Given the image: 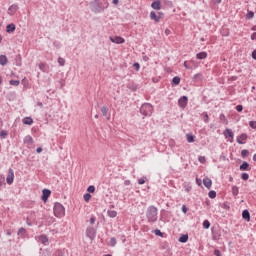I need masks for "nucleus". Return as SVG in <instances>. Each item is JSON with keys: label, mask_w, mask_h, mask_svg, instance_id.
<instances>
[{"label": "nucleus", "mask_w": 256, "mask_h": 256, "mask_svg": "<svg viewBox=\"0 0 256 256\" xmlns=\"http://www.w3.org/2000/svg\"><path fill=\"white\" fill-rule=\"evenodd\" d=\"M90 10L92 13L96 15L99 13H103L105 9H109V1L108 0H92L89 3Z\"/></svg>", "instance_id": "obj_1"}, {"label": "nucleus", "mask_w": 256, "mask_h": 256, "mask_svg": "<svg viewBox=\"0 0 256 256\" xmlns=\"http://www.w3.org/2000/svg\"><path fill=\"white\" fill-rule=\"evenodd\" d=\"M158 210L155 206H149L146 211V217L148 219V223H156L158 219Z\"/></svg>", "instance_id": "obj_2"}, {"label": "nucleus", "mask_w": 256, "mask_h": 256, "mask_svg": "<svg viewBox=\"0 0 256 256\" xmlns=\"http://www.w3.org/2000/svg\"><path fill=\"white\" fill-rule=\"evenodd\" d=\"M53 213L58 219H63V217H65V206L56 202L53 207Z\"/></svg>", "instance_id": "obj_3"}, {"label": "nucleus", "mask_w": 256, "mask_h": 256, "mask_svg": "<svg viewBox=\"0 0 256 256\" xmlns=\"http://www.w3.org/2000/svg\"><path fill=\"white\" fill-rule=\"evenodd\" d=\"M140 113L141 115H144V117H151V115H153V105H151V103L142 104Z\"/></svg>", "instance_id": "obj_4"}, {"label": "nucleus", "mask_w": 256, "mask_h": 256, "mask_svg": "<svg viewBox=\"0 0 256 256\" xmlns=\"http://www.w3.org/2000/svg\"><path fill=\"white\" fill-rule=\"evenodd\" d=\"M86 236L88 238H90L91 241H93V239H95V237H97V230H95V228H93V227H88L86 229Z\"/></svg>", "instance_id": "obj_5"}, {"label": "nucleus", "mask_w": 256, "mask_h": 256, "mask_svg": "<svg viewBox=\"0 0 256 256\" xmlns=\"http://www.w3.org/2000/svg\"><path fill=\"white\" fill-rule=\"evenodd\" d=\"M109 39L111 43H115L116 45H123L125 43V38L121 36H110Z\"/></svg>", "instance_id": "obj_6"}, {"label": "nucleus", "mask_w": 256, "mask_h": 256, "mask_svg": "<svg viewBox=\"0 0 256 256\" xmlns=\"http://www.w3.org/2000/svg\"><path fill=\"white\" fill-rule=\"evenodd\" d=\"M14 179H15V172L13 171L12 168H9L8 174H7V177H6L7 184L8 185H13Z\"/></svg>", "instance_id": "obj_7"}, {"label": "nucleus", "mask_w": 256, "mask_h": 256, "mask_svg": "<svg viewBox=\"0 0 256 256\" xmlns=\"http://www.w3.org/2000/svg\"><path fill=\"white\" fill-rule=\"evenodd\" d=\"M223 135L225 137V139H230V143H233V139L235 137V134L233 133V130L227 128L226 130H224Z\"/></svg>", "instance_id": "obj_8"}, {"label": "nucleus", "mask_w": 256, "mask_h": 256, "mask_svg": "<svg viewBox=\"0 0 256 256\" xmlns=\"http://www.w3.org/2000/svg\"><path fill=\"white\" fill-rule=\"evenodd\" d=\"M188 103H189V98L187 96H181L178 100V105L179 107H181V109H185Z\"/></svg>", "instance_id": "obj_9"}, {"label": "nucleus", "mask_w": 256, "mask_h": 256, "mask_svg": "<svg viewBox=\"0 0 256 256\" xmlns=\"http://www.w3.org/2000/svg\"><path fill=\"white\" fill-rule=\"evenodd\" d=\"M49 197H51V190L49 189L42 190L41 199L44 203H47V201L49 200Z\"/></svg>", "instance_id": "obj_10"}, {"label": "nucleus", "mask_w": 256, "mask_h": 256, "mask_svg": "<svg viewBox=\"0 0 256 256\" xmlns=\"http://www.w3.org/2000/svg\"><path fill=\"white\" fill-rule=\"evenodd\" d=\"M247 133H242L240 136L236 138V141L239 145H245V141H247Z\"/></svg>", "instance_id": "obj_11"}, {"label": "nucleus", "mask_w": 256, "mask_h": 256, "mask_svg": "<svg viewBox=\"0 0 256 256\" xmlns=\"http://www.w3.org/2000/svg\"><path fill=\"white\" fill-rule=\"evenodd\" d=\"M205 79V76H203V73H197L193 76L192 81L194 83H201Z\"/></svg>", "instance_id": "obj_12"}, {"label": "nucleus", "mask_w": 256, "mask_h": 256, "mask_svg": "<svg viewBox=\"0 0 256 256\" xmlns=\"http://www.w3.org/2000/svg\"><path fill=\"white\" fill-rule=\"evenodd\" d=\"M19 9V6H17L16 4H12L9 8H8V15H15V13H17V10Z\"/></svg>", "instance_id": "obj_13"}, {"label": "nucleus", "mask_w": 256, "mask_h": 256, "mask_svg": "<svg viewBox=\"0 0 256 256\" xmlns=\"http://www.w3.org/2000/svg\"><path fill=\"white\" fill-rule=\"evenodd\" d=\"M150 19H152V21H155L156 23H159V21H161V12L159 13V16H157V13H155V11H152L150 13Z\"/></svg>", "instance_id": "obj_14"}, {"label": "nucleus", "mask_w": 256, "mask_h": 256, "mask_svg": "<svg viewBox=\"0 0 256 256\" xmlns=\"http://www.w3.org/2000/svg\"><path fill=\"white\" fill-rule=\"evenodd\" d=\"M240 171H251V166L249 165V162L244 161L240 167H239Z\"/></svg>", "instance_id": "obj_15"}, {"label": "nucleus", "mask_w": 256, "mask_h": 256, "mask_svg": "<svg viewBox=\"0 0 256 256\" xmlns=\"http://www.w3.org/2000/svg\"><path fill=\"white\" fill-rule=\"evenodd\" d=\"M203 185L206 187V189H211V185H213V181L211 178L205 177L203 179Z\"/></svg>", "instance_id": "obj_16"}, {"label": "nucleus", "mask_w": 256, "mask_h": 256, "mask_svg": "<svg viewBox=\"0 0 256 256\" xmlns=\"http://www.w3.org/2000/svg\"><path fill=\"white\" fill-rule=\"evenodd\" d=\"M17 29V26L15 24L10 23L6 26V33H15V30Z\"/></svg>", "instance_id": "obj_17"}, {"label": "nucleus", "mask_w": 256, "mask_h": 256, "mask_svg": "<svg viewBox=\"0 0 256 256\" xmlns=\"http://www.w3.org/2000/svg\"><path fill=\"white\" fill-rule=\"evenodd\" d=\"M242 218L245 221H251V213H249V210L246 209L242 211Z\"/></svg>", "instance_id": "obj_18"}, {"label": "nucleus", "mask_w": 256, "mask_h": 256, "mask_svg": "<svg viewBox=\"0 0 256 256\" xmlns=\"http://www.w3.org/2000/svg\"><path fill=\"white\" fill-rule=\"evenodd\" d=\"M23 141L25 145H33L34 143L33 137H31V135L25 136Z\"/></svg>", "instance_id": "obj_19"}, {"label": "nucleus", "mask_w": 256, "mask_h": 256, "mask_svg": "<svg viewBox=\"0 0 256 256\" xmlns=\"http://www.w3.org/2000/svg\"><path fill=\"white\" fill-rule=\"evenodd\" d=\"M151 7H152V9H156V11L161 10V1L156 0V1L152 2Z\"/></svg>", "instance_id": "obj_20"}, {"label": "nucleus", "mask_w": 256, "mask_h": 256, "mask_svg": "<svg viewBox=\"0 0 256 256\" xmlns=\"http://www.w3.org/2000/svg\"><path fill=\"white\" fill-rule=\"evenodd\" d=\"M39 69H40V71H42L43 73H47V71L49 70V67L47 66V63L41 62V63L39 64Z\"/></svg>", "instance_id": "obj_21"}, {"label": "nucleus", "mask_w": 256, "mask_h": 256, "mask_svg": "<svg viewBox=\"0 0 256 256\" xmlns=\"http://www.w3.org/2000/svg\"><path fill=\"white\" fill-rule=\"evenodd\" d=\"M196 59L199 61H203V59H207V52H199L196 54Z\"/></svg>", "instance_id": "obj_22"}, {"label": "nucleus", "mask_w": 256, "mask_h": 256, "mask_svg": "<svg viewBox=\"0 0 256 256\" xmlns=\"http://www.w3.org/2000/svg\"><path fill=\"white\" fill-rule=\"evenodd\" d=\"M38 239L43 245H47V243H49V238L46 235H40Z\"/></svg>", "instance_id": "obj_23"}, {"label": "nucleus", "mask_w": 256, "mask_h": 256, "mask_svg": "<svg viewBox=\"0 0 256 256\" xmlns=\"http://www.w3.org/2000/svg\"><path fill=\"white\" fill-rule=\"evenodd\" d=\"M179 243H187L189 241L188 234H182L181 237L178 239Z\"/></svg>", "instance_id": "obj_24"}, {"label": "nucleus", "mask_w": 256, "mask_h": 256, "mask_svg": "<svg viewBox=\"0 0 256 256\" xmlns=\"http://www.w3.org/2000/svg\"><path fill=\"white\" fill-rule=\"evenodd\" d=\"M8 61L9 60L6 55H0V65L4 67V65H7Z\"/></svg>", "instance_id": "obj_25"}, {"label": "nucleus", "mask_w": 256, "mask_h": 256, "mask_svg": "<svg viewBox=\"0 0 256 256\" xmlns=\"http://www.w3.org/2000/svg\"><path fill=\"white\" fill-rule=\"evenodd\" d=\"M137 88H138V86L134 82H130L127 84V89H130V91H136Z\"/></svg>", "instance_id": "obj_26"}, {"label": "nucleus", "mask_w": 256, "mask_h": 256, "mask_svg": "<svg viewBox=\"0 0 256 256\" xmlns=\"http://www.w3.org/2000/svg\"><path fill=\"white\" fill-rule=\"evenodd\" d=\"M25 233H27V230H26L25 228L21 227V228L18 230L17 235H18L19 237H22V239H23V238H25Z\"/></svg>", "instance_id": "obj_27"}, {"label": "nucleus", "mask_w": 256, "mask_h": 256, "mask_svg": "<svg viewBox=\"0 0 256 256\" xmlns=\"http://www.w3.org/2000/svg\"><path fill=\"white\" fill-rule=\"evenodd\" d=\"M22 123L24 125H31L33 123V118L31 117H25L23 120H22Z\"/></svg>", "instance_id": "obj_28"}, {"label": "nucleus", "mask_w": 256, "mask_h": 256, "mask_svg": "<svg viewBox=\"0 0 256 256\" xmlns=\"http://www.w3.org/2000/svg\"><path fill=\"white\" fill-rule=\"evenodd\" d=\"M179 83H181V78H180L179 76H175V77L172 79L171 84H172L173 86H177V85H179Z\"/></svg>", "instance_id": "obj_29"}, {"label": "nucleus", "mask_w": 256, "mask_h": 256, "mask_svg": "<svg viewBox=\"0 0 256 256\" xmlns=\"http://www.w3.org/2000/svg\"><path fill=\"white\" fill-rule=\"evenodd\" d=\"M107 215H108V217H111L112 219H115V217H117V211H115V210H108L107 211Z\"/></svg>", "instance_id": "obj_30"}, {"label": "nucleus", "mask_w": 256, "mask_h": 256, "mask_svg": "<svg viewBox=\"0 0 256 256\" xmlns=\"http://www.w3.org/2000/svg\"><path fill=\"white\" fill-rule=\"evenodd\" d=\"M186 139L189 143H195V136L193 134H186Z\"/></svg>", "instance_id": "obj_31"}, {"label": "nucleus", "mask_w": 256, "mask_h": 256, "mask_svg": "<svg viewBox=\"0 0 256 256\" xmlns=\"http://www.w3.org/2000/svg\"><path fill=\"white\" fill-rule=\"evenodd\" d=\"M219 119L224 125H227L229 123V120H227V117H225V114H220Z\"/></svg>", "instance_id": "obj_32"}, {"label": "nucleus", "mask_w": 256, "mask_h": 256, "mask_svg": "<svg viewBox=\"0 0 256 256\" xmlns=\"http://www.w3.org/2000/svg\"><path fill=\"white\" fill-rule=\"evenodd\" d=\"M232 195L234 197H237V195H239V187H237V186L232 187Z\"/></svg>", "instance_id": "obj_33"}, {"label": "nucleus", "mask_w": 256, "mask_h": 256, "mask_svg": "<svg viewBox=\"0 0 256 256\" xmlns=\"http://www.w3.org/2000/svg\"><path fill=\"white\" fill-rule=\"evenodd\" d=\"M101 113L104 117H107V113H109V108L107 106H103L101 108Z\"/></svg>", "instance_id": "obj_34"}, {"label": "nucleus", "mask_w": 256, "mask_h": 256, "mask_svg": "<svg viewBox=\"0 0 256 256\" xmlns=\"http://www.w3.org/2000/svg\"><path fill=\"white\" fill-rule=\"evenodd\" d=\"M253 17H255V12L248 10L245 19H253Z\"/></svg>", "instance_id": "obj_35"}, {"label": "nucleus", "mask_w": 256, "mask_h": 256, "mask_svg": "<svg viewBox=\"0 0 256 256\" xmlns=\"http://www.w3.org/2000/svg\"><path fill=\"white\" fill-rule=\"evenodd\" d=\"M241 157H242V159H246V157H249V150H247V149L242 150Z\"/></svg>", "instance_id": "obj_36"}, {"label": "nucleus", "mask_w": 256, "mask_h": 256, "mask_svg": "<svg viewBox=\"0 0 256 256\" xmlns=\"http://www.w3.org/2000/svg\"><path fill=\"white\" fill-rule=\"evenodd\" d=\"M109 245H110V247H115V245H117V238L116 237H112L110 239Z\"/></svg>", "instance_id": "obj_37"}, {"label": "nucleus", "mask_w": 256, "mask_h": 256, "mask_svg": "<svg viewBox=\"0 0 256 256\" xmlns=\"http://www.w3.org/2000/svg\"><path fill=\"white\" fill-rule=\"evenodd\" d=\"M9 83L14 87H19L21 82L19 80H10Z\"/></svg>", "instance_id": "obj_38"}, {"label": "nucleus", "mask_w": 256, "mask_h": 256, "mask_svg": "<svg viewBox=\"0 0 256 256\" xmlns=\"http://www.w3.org/2000/svg\"><path fill=\"white\" fill-rule=\"evenodd\" d=\"M208 197L210 199H215V197H217V192L214 191V190H211L209 193H208Z\"/></svg>", "instance_id": "obj_39"}, {"label": "nucleus", "mask_w": 256, "mask_h": 256, "mask_svg": "<svg viewBox=\"0 0 256 256\" xmlns=\"http://www.w3.org/2000/svg\"><path fill=\"white\" fill-rule=\"evenodd\" d=\"M202 225L204 229H209V227H211V222H209V220H204Z\"/></svg>", "instance_id": "obj_40"}, {"label": "nucleus", "mask_w": 256, "mask_h": 256, "mask_svg": "<svg viewBox=\"0 0 256 256\" xmlns=\"http://www.w3.org/2000/svg\"><path fill=\"white\" fill-rule=\"evenodd\" d=\"M83 199L86 203H89V201H91V193L84 194Z\"/></svg>", "instance_id": "obj_41"}, {"label": "nucleus", "mask_w": 256, "mask_h": 256, "mask_svg": "<svg viewBox=\"0 0 256 256\" xmlns=\"http://www.w3.org/2000/svg\"><path fill=\"white\" fill-rule=\"evenodd\" d=\"M54 256H65V252L63 250H56Z\"/></svg>", "instance_id": "obj_42"}, {"label": "nucleus", "mask_w": 256, "mask_h": 256, "mask_svg": "<svg viewBox=\"0 0 256 256\" xmlns=\"http://www.w3.org/2000/svg\"><path fill=\"white\" fill-rule=\"evenodd\" d=\"M7 135H9V133H7V131L2 130L0 132V139H5L7 137Z\"/></svg>", "instance_id": "obj_43"}, {"label": "nucleus", "mask_w": 256, "mask_h": 256, "mask_svg": "<svg viewBox=\"0 0 256 256\" xmlns=\"http://www.w3.org/2000/svg\"><path fill=\"white\" fill-rule=\"evenodd\" d=\"M241 179L242 181H249V175L244 172L241 174Z\"/></svg>", "instance_id": "obj_44"}, {"label": "nucleus", "mask_w": 256, "mask_h": 256, "mask_svg": "<svg viewBox=\"0 0 256 256\" xmlns=\"http://www.w3.org/2000/svg\"><path fill=\"white\" fill-rule=\"evenodd\" d=\"M58 63L60 65V67H64L65 66V58L59 57L58 58Z\"/></svg>", "instance_id": "obj_45"}, {"label": "nucleus", "mask_w": 256, "mask_h": 256, "mask_svg": "<svg viewBox=\"0 0 256 256\" xmlns=\"http://www.w3.org/2000/svg\"><path fill=\"white\" fill-rule=\"evenodd\" d=\"M203 117H204V123H209V114L207 112H203Z\"/></svg>", "instance_id": "obj_46"}, {"label": "nucleus", "mask_w": 256, "mask_h": 256, "mask_svg": "<svg viewBox=\"0 0 256 256\" xmlns=\"http://www.w3.org/2000/svg\"><path fill=\"white\" fill-rule=\"evenodd\" d=\"M87 191H88L89 193H95V186L90 185V186L87 188Z\"/></svg>", "instance_id": "obj_47"}, {"label": "nucleus", "mask_w": 256, "mask_h": 256, "mask_svg": "<svg viewBox=\"0 0 256 256\" xmlns=\"http://www.w3.org/2000/svg\"><path fill=\"white\" fill-rule=\"evenodd\" d=\"M213 235H217V237H221V232L218 230H215V228H212Z\"/></svg>", "instance_id": "obj_48"}, {"label": "nucleus", "mask_w": 256, "mask_h": 256, "mask_svg": "<svg viewBox=\"0 0 256 256\" xmlns=\"http://www.w3.org/2000/svg\"><path fill=\"white\" fill-rule=\"evenodd\" d=\"M154 233H155V235H157L158 237H163V232H161V230H159V229H156V230L154 231Z\"/></svg>", "instance_id": "obj_49"}, {"label": "nucleus", "mask_w": 256, "mask_h": 256, "mask_svg": "<svg viewBox=\"0 0 256 256\" xmlns=\"http://www.w3.org/2000/svg\"><path fill=\"white\" fill-rule=\"evenodd\" d=\"M249 126L251 127V129H256V121H250Z\"/></svg>", "instance_id": "obj_50"}, {"label": "nucleus", "mask_w": 256, "mask_h": 256, "mask_svg": "<svg viewBox=\"0 0 256 256\" xmlns=\"http://www.w3.org/2000/svg\"><path fill=\"white\" fill-rule=\"evenodd\" d=\"M236 111H238V113H241L243 111V105H241V104L237 105Z\"/></svg>", "instance_id": "obj_51"}, {"label": "nucleus", "mask_w": 256, "mask_h": 256, "mask_svg": "<svg viewBox=\"0 0 256 256\" xmlns=\"http://www.w3.org/2000/svg\"><path fill=\"white\" fill-rule=\"evenodd\" d=\"M133 67H135L136 71H139L141 69V65L139 64V62L134 63Z\"/></svg>", "instance_id": "obj_52"}, {"label": "nucleus", "mask_w": 256, "mask_h": 256, "mask_svg": "<svg viewBox=\"0 0 256 256\" xmlns=\"http://www.w3.org/2000/svg\"><path fill=\"white\" fill-rule=\"evenodd\" d=\"M198 160H199L200 163H205L207 161L205 156H199Z\"/></svg>", "instance_id": "obj_53"}, {"label": "nucleus", "mask_w": 256, "mask_h": 256, "mask_svg": "<svg viewBox=\"0 0 256 256\" xmlns=\"http://www.w3.org/2000/svg\"><path fill=\"white\" fill-rule=\"evenodd\" d=\"M214 255L215 256H222L221 251L219 249L214 250Z\"/></svg>", "instance_id": "obj_54"}, {"label": "nucleus", "mask_w": 256, "mask_h": 256, "mask_svg": "<svg viewBox=\"0 0 256 256\" xmlns=\"http://www.w3.org/2000/svg\"><path fill=\"white\" fill-rule=\"evenodd\" d=\"M138 184L139 185H145V178L138 179Z\"/></svg>", "instance_id": "obj_55"}, {"label": "nucleus", "mask_w": 256, "mask_h": 256, "mask_svg": "<svg viewBox=\"0 0 256 256\" xmlns=\"http://www.w3.org/2000/svg\"><path fill=\"white\" fill-rule=\"evenodd\" d=\"M97 220V218H95V216H92L91 218H90V224L91 225H95V221Z\"/></svg>", "instance_id": "obj_56"}, {"label": "nucleus", "mask_w": 256, "mask_h": 256, "mask_svg": "<svg viewBox=\"0 0 256 256\" xmlns=\"http://www.w3.org/2000/svg\"><path fill=\"white\" fill-rule=\"evenodd\" d=\"M251 40L252 41H256V32L252 33Z\"/></svg>", "instance_id": "obj_57"}, {"label": "nucleus", "mask_w": 256, "mask_h": 256, "mask_svg": "<svg viewBox=\"0 0 256 256\" xmlns=\"http://www.w3.org/2000/svg\"><path fill=\"white\" fill-rule=\"evenodd\" d=\"M187 211H188L187 206H186V205H183V206H182V212L187 213Z\"/></svg>", "instance_id": "obj_58"}, {"label": "nucleus", "mask_w": 256, "mask_h": 256, "mask_svg": "<svg viewBox=\"0 0 256 256\" xmlns=\"http://www.w3.org/2000/svg\"><path fill=\"white\" fill-rule=\"evenodd\" d=\"M252 59H254L256 61V49L253 50V52H252Z\"/></svg>", "instance_id": "obj_59"}, {"label": "nucleus", "mask_w": 256, "mask_h": 256, "mask_svg": "<svg viewBox=\"0 0 256 256\" xmlns=\"http://www.w3.org/2000/svg\"><path fill=\"white\" fill-rule=\"evenodd\" d=\"M36 153H43V148L38 147V148L36 149Z\"/></svg>", "instance_id": "obj_60"}, {"label": "nucleus", "mask_w": 256, "mask_h": 256, "mask_svg": "<svg viewBox=\"0 0 256 256\" xmlns=\"http://www.w3.org/2000/svg\"><path fill=\"white\" fill-rule=\"evenodd\" d=\"M124 185H131V180H125Z\"/></svg>", "instance_id": "obj_61"}, {"label": "nucleus", "mask_w": 256, "mask_h": 256, "mask_svg": "<svg viewBox=\"0 0 256 256\" xmlns=\"http://www.w3.org/2000/svg\"><path fill=\"white\" fill-rule=\"evenodd\" d=\"M184 67H185V69H191V67H189V65H187V61L184 62Z\"/></svg>", "instance_id": "obj_62"}, {"label": "nucleus", "mask_w": 256, "mask_h": 256, "mask_svg": "<svg viewBox=\"0 0 256 256\" xmlns=\"http://www.w3.org/2000/svg\"><path fill=\"white\" fill-rule=\"evenodd\" d=\"M113 5H119V0H112Z\"/></svg>", "instance_id": "obj_63"}, {"label": "nucleus", "mask_w": 256, "mask_h": 256, "mask_svg": "<svg viewBox=\"0 0 256 256\" xmlns=\"http://www.w3.org/2000/svg\"><path fill=\"white\" fill-rule=\"evenodd\" d=\"M165 35H171V30L166 29V30H165Z\"/></svg>", "instance_id": "obj_64"}]
</instances>
